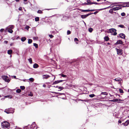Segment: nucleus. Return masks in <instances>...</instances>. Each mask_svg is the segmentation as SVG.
<instances>
[{
  "instance_id": "obj_1",
  "label": "nucleus",
  "mask_w": 129,
  "mask_h": 129,
  "mask_svg": "<svg viewBox=\"0 0 129 129\" xmlns=\"http://www.w3.org/2000/svg\"><path fill=\"white\" fill-rule=\"evenodd\" d=\"M1 125L4 128H9L10 127V124L7 121H4L2 123Z\"/></svg>"
},
{
  "instance_id": "obj_2",
  "label": "nucleus",
  "mask_w": 129,
  "mask_h": 129,
  "mask_svg": "<svg viewBox=\"0 0 129 129\" xmlns=\"http://www.w3.org/2000/svg\"><path fill=\"white\" fill-rule=\"evenodd\" d=\"M2 77L5 82L8 83H9L11 80V78L8 79V77L7 76H2Z\"/></svg>"
},
{
  "instance_id": "obj_3",
  "label": "nucleus",
  "mask_w": 129,
  "mask_h": 129,
  "mask_svg": "<svg viewBox=\"0 0 129 129\" xmlns=\"http://www.w3.org/2000/svg\"><path fill=\"white\" fill-rule=\"evenodd\" d=\"M106 8L104 9H105ZM103 9H93V10H83L81 9H80L79 10L80 11L82 12H89L90 11H94L96 10L100 11L103 10Z\"/></svg>"
},
{
  "instance_id": "obj_4",
  "label": "nucleus",
  "mask_w": 129,
  "mask_h": 129,
  "mask_svg": "<svg viewBox=\"0 0 129 129\" xmlns=\"http://www.w3.org/2000/svg\"><path fill=\"white\" fill-rule=\"evenodd\" d=\"M4 112L7 114L12 113L14 112V110L12 108H9L5 110Z\"/></svg>"
},
{
  "instance_id": "obj_5",
  "label": "nucleus",
  "mask_w": 129,
  "mask_h": 129,
  "mask_svg": "<svg viewBox=\"0 0 129 129\" xmlns=\"http://www.w3.org/2000/svg\"><path fill=\"white\" fill-rule=\"evenodd\" d=\"M116 30L113 28H112L110 29L109 30V31L110 32V33H114L112 35L114 36H116L117 34V33L116 32Z\"/></svg>"
},
{
  "instance_id": "obj_6",
  "label": "nucleus",
  "mask_w": 129,
  "mask_h": 129,
  "mask_svg": "<svg viewBox=\"0 0 129 129\" xmlns=\"http://www.w3.org/2000/svg\"><path fill=\"white\" fill-rule=\"evenodd\" d=\"M29 129H37L36 125L35 124H33L31 125H28Z\"/></svg>"
},
{
  "instance_id": "obj_7",
  "label": "nucleus",
  "mask_w": 129,
  "mask_h": 129,
  "mask_svg": "<svg viewBox=\"0 0 129 129\" xmlns=\"http://www.w3.org/2000/svg\"><path fill=\"white\" fill-rule=\"evenodd\" d=\"M115 49L116 50L117 52V54L119 55H121L122 53V50L121 49H118L117 48H115Z\"/></svg>"
},
{
  "instance_id": "obj_8",
  "label": "nucleus",
  "mask_w": 129,
  "mask_h": 129,
  "mask_svg": "<svg viewBox=\"0 0 129 129\" xmlns=\"http://www.w3.org/2000/svg\"><path fill=\"white\" fill-rule=\"evenodd\" d=\"M92 14V13H89L86 15H82L81 16V17L83 19L87 17L89 15Z\"/></svg>"
},
{
  "instance_id": "obj_9",
  "label": "nucleus",
  "mask_w": 129,
  "mask_h": 129,
  "mask_svg": "<svg viewBox=\"0 0 129 129\" xmlns=\"http://www.w3.org/2000/svg\"><path fill=\"white\" fill-rule=\"evenodd\" d=\"M123 44V42L121 40H118L116 43L114 44L115 45L117 44Z\"/></svg>"
},
{
  "instance_id": "obj_10",
  "label": "nucleus",
  "mask_w": 129,
  "mask_h": 129,
  "mask_svg": "<svg viewBox=\"0 0 129 129\" xmlns=\"http://www.w3.org/2000/svg\"><path fill=\"white\" fill-rule=\"evenodd\" d=\"M122 124L125 126H127L129 124V120H127L125 122L122 123Z\"/></svg>"
},
{
  "instance_id": "obj_11",
  "label": "nucleus",
  "mask_w": 129,
  "mask_h": 129,
  "mask_svg": "<svg viewBox=\"0 0 129 129\" xmlns=\"http://www.w3.org/2000/svg\"><path fill=\"white\" fill-rule=\"evenodd\" d=\"M119 37L122 39H125V35L123 33L120 34L119 35Z\"/></svg>"
},
{
  "instance_id": "obj_12",
  "label": "nucleus",
  "mask_w": 129,
  "mask_h": 129,
  "mask_svg": "<svg viewBox=\"0 0 129 129\" xmlns=\"http://www.w3.org/2000/svg\"><path fill=\"white\" fill-rule=\"evenodd\" d=\"M50 77V76L48 75H43V79H47Z\"/></svg>"
},
{
  "instance_id": "obj_13",
  "label": "nucleus",
  "mask_w": 129,
  "mask_h": 129,
  "mask_svg": "<svg viewBox=\"0 0 129 129\" xmlns=\"http://www.w3.org/2000/svg\"><path fill=\"white\" fill-rule=\"evenodd\" d=\"M121 8V7L120 6H119L118 7H114L113 8V9L114 11H116L118 10Z\"/></svg>"
},
{
  "instance_id": "obj_14",
  "label": "nucleus",
  "mask_w": 129,
  "mask_h": 129,
  "mask_svg": "<svg viewBox=\"0 0 129 129\" xmlns=\"http://www.w3.org/2000/svg\"><path fill=\"white\" fill-rule=\"evenodd\" d=\"M39 65L36 63H35L33 66V67L34 68H37L39 67Z\"/></svg>"
},
{
  "instance_id": "obj_15",
  "label": "nucleus",
  "mask_w": 129,
  "mask_h": 129,
  "mask_svg": "<svg viewBox=\"0 0 129 129\" xmlns=\"http://www.w3.org/2000/svg\"><path fill=\"white\" fill-rule=\"evenodd\" d=\"M104 39L106 41H108L109 39V38L108 36H105L104 37Z\"/></svg>"
},
{
  "instance_id": "obj_16",
  "label": "nucleus",
  "mask_w": 129,
  "mask_h": 129,
  "mask_svg": "<svg viewBox=\"0 0 129 129\" xmlns=\"http://www.w3.org/2000/svg\"><path fill=\"white\" fill-rule=\"evenodd\" d=\"M4 97L5 98H9L10 99H11L12 97V95H9L6 96H4Z\"/></svg>"
},
{
  "instance_id": "obj_17",
  "label": "nucleus",
  "mask_w": 129,
  "mask_h": 129,
  "mask_svg": "<svg viewBox=\"0 0 129 129\" xmlns=\"http://www.w3.org/2000/svg\"><path fill=\"white\" fill-rule=\"evenodd\" d=\"M87 3H89V4H88L89 5H90L93 4V2H91V1L90 0H87Z\"/></svg>"
},
{
  "instance_id": "obj_18",
  "label": "nucleus",
  "mask_w": 129,
  "mask_h": 129,
  "mask_svg": "<svg viewBox=\"0 0 129 129\" xmlns=\"http://www.w3.org/2000/svg\"><path fill=\"white\" fill-rule=\"evenodd\" d=\"M26 40V38L25 37L21 38V40L22 42Z\"/></svg>"
},
{
  "instance_id": "obj_19",
  "label": "nucleus",
  "mask_w": 129,
  "mask_h": 129,
  "mask_svg": "<svg viewBox=\"0 0 129 129\" xmlns=\"http://www.w3.org/2000/svg\"><path fill=\"white\" fill-rule=\"evenodd\" d=\"M13 51L12 50H10L8 51V53L9 54H11L12 53Z\"/></svg>"
},
{
  "instance_id": "obj_20",
  "label": "nucleus",
  "mask_w": 129,
  "mask_h": 129,
  "mask_svg": "<svg viewBox=\"0 0 129 129\" xmlns=\"http://www.w3.org/2000/svg\"><path fill=\"white\" fill-rule=\"evenodd\" d=\"M8 31L9 33H12L13 32V30L11 29H10L8 28Z\"/></svg>"
},
{
  "instance_id": "obj_21",
  "label": "nucleus",
  "mask_w": 129,
  "mask_h": 129,
  "mask_svg": "<svg viewBox=\"0 0 129 129\" xmlns=\"http://www.w3.org/2000/svg\"><path fill=\"white\" fill-rule=\"evenodd\" d=\"M33 41L32 40L29 39L28 40V44H30Z\"/></svg>"
},
{
  "instance_id": "obj_22",
  "label": "nucleus",
  "mask_w": 129,
  "mask_h": 129,
  "mask_svg": "<svg viewBox=\"0 0 129 129\" xmlns=\"http://www.w3.org/2000/svg\"><path fill=\"white\" fill-rule=\"evenodd\" d=\"M118 99H114L113 100H110V101L111 102H116L118 101Z\"/></svg>"
},
{
  "instance_id": "obj_23",
  "label": "nucleus",
  "mask_w": 129,
  "mask_h": 129,
  "mask_svg": "<svg viewBox=\"0 0 129 129\" xmlns=\"http://www.w3.org/2000/svg\"><path fill=\"white\" fill-rule=\"evenodd\" d=\"M28 60L30 64H31L32 63V59L31 58L28 59Z\"/></svg>"
},
{
  "instance_id": "obj_24",
  "label": "nucleus",
  "mask_w": 129,
  "mask_h": 129,
  "mask_svg": "<svg viewBox=\"0 0 129 129\" xmlns=\"http://www.w3.org/2000/svg\"><path fill=\"white\" fill-rule=\"evenodd\" d=\"M35 21H39V17H36L35 18Z\"/></svg>"
},
{
  "instance_id": "obj_25",
  "label": "nucleus",
  "mask_w": 129,
  "mask_h": 129,
  "mask_svg": "<svg viewBox=\"0 0 129 129\" xmlns=\"http://www.w3.org/2000/svg\"><path fill=\"white\" fill-rule=\"evenodd\" d=\"M93 30V29L92 28H90L88 29V31L90 33L92 32Z\"/></svg>"
},
{
  "instance_id": "obj_26",
  "label": "nucleus",
  "mask_w": 129,
  "mask_h": 129,
  "mask_svg": "<svg viewBox=\"0 0 129 129\" xmlns=\"http://www.w3.org/2000/svg\"><path fill=\"white\" fill-rule=\"evenodd\" d=\"M34 46H35L36 48H37L38 47V45L36 43H34L33 44Z\"/></svg>"
},
{
  "instance_id": "obj_27",
  "label": "nucleus",
  "mask_w": 129,
  "mask_h": 129,
  "mask_svg": "<svg viewBox=\"0 0 129 129\" xmlns=\"http://www.w3.org/2000/svg\"><path fill=\"white\" fill-rule=\"evenodd\" d=\"M14 28V26L12 25H11L9 26V27L8 28L10 29H11L12 30V29H13Z\"/></svg>"
},
{
  "instance_id": "obj_28",
  "label": "nucleus",
  "mask_w": 129,
  "mask_h": 129,
  "mask_svg": "<svg viewBox=\"0 0 129 129\" xmlns=\"http://www.w3.org/2000/svg\"><path fill=\"white\" fill-rule=\"evenodd\" d=\"M118 27H120L121 28H124L125 27L124 26V25L122 24L118 25Z\"/></svg>"
},
{
  "instance_id": "obj_29",
  "label": "nucleus",
  "mask_w": 129,
  "mask_h": 129,
  "mask_svg": "<svg viewBox=\"0 0 129 129\" xmlns=\"http://www.w3.org/2000/svg\"><path fill=\"white\" fill-rule=\"evenodd\" d=\"M16 91L17 93H19L21 92V90L20 89H18L16 90Z\"/></svg>"
},
{
  "instance_id": "obj_30",
  "label": "nucleus",
  "mask_w": 129,
  "mask_h": 129,
  "mask_svg": "<svg viewBox=\"0 0 129 129\" xmlns=\"http://www.w3.org/2000/svg\"><path fill=\"white\" fill-rule=\"evenodd\" d=\"M28 95L30 96H33V94L31 92H30V93L28 94Z\"/></svg>"
},
{
  "instance_id": "obj_31",
  "label": "nucleus",
  "mask_w": 129,
  "mask_h": 129,
  "mask_svg": "<svg viewBox=\"0 0 129 129\" xmlns=\"http://www.w3.org/2000/svg\"><path fill=\"white\" fill-rule=\"evenodd\" d=\"M58 88L59 89H61L60 90H58V91H61V90H62L63 89H64V88L63 87H61V86H59L58 87Z\"/></svg>"
},
{
  "instance_id": "obj_32",
  "label": "nucleus",
  "mask_w": 129,
  "mask_h": 129,
  "mask_svg": "<svg viewBox=\"0 0 129 129\" xmlns=\"http://www.w3.org/2000/svg\"><path fill=\"white\" fill-rule=\"evenodd\" d=\"M101 94L104 95H108V93L107 92H102L101 93Z\"/></svg>"
},
{
  "instance_id": "obj_33",
  "label": "nucleus",
  "mask_w": 129,
  "mask_h": 129,
  "mask_svg": "<svg viewBox=\"0 0 129 129\" xmlns=\"http://www.w3.org/2000/svg\"><path fill=\"white\" fill-rule=\"evenodd\" d=\"M37 13H39V14H42L43 13L42 11L41 10H38L37 12Z\"/></svg>"
},
{
  "instance_id": "obj_34",
  "label": "nucleus",
  "mask_w": 129,
  "mask_h": 129,
  "mask_svg": "<svg viewBox=\"0 0 129 129\" xmlns=\"http://www.w3.org/2000/svg\"><path fill=\"white\" fill-rule=\"evenodd\" d=\"M113 11H114L113 10V8L109 10V13H112L113 12Z\"/></svg>"
},
{
  "instance_id": "obj_35",
  "label": "nucleus",
  "mask_w": 129,
  "mask_h": 129,
  "mask_svg": "<svg viewBox=\"0 0 129 129\" xmlns=\"http://www.w3.org/2000/svg\"><path fill=\"white\" fill-rule=\"evenodd\" d=\"M95 96V95L94 94H91L89 95V96L91 98H93Z\"/></svg>"
},
{
  "instance_id": "obj_36",
  "label": "nucleus",
  "mask_w": 129,
  "mask_h": 129,
  "mask_svg": "<svg viewBox=\"0 0 129 129\" xmlns=\"http://www.w3.org/2000/svg\"><path fill=\"white\" fill-rule=\"evenodd\" d=\"M20 88L22 90H23L25 89V87L24 86H20Z\"/></svg>"
},
{
  "instance_id": "obj_37",
  "label": "nucleus",
  "mask_w": 129,
  "mask_h": 129,
  "mask_svg": "<svg viewBox=\"0 0 129 129\" xmlns=\"http://www.w3.org/2000/svg\"><path fill=\"white\" fill-rule=\"evenodd\" d=\"M29 80L31 82H33L34 81V79L33 78H29Z\"/></svg>"
},
{
  "instance_id": "obj_38",
  "label": "nucleus",
  "mask_w": 129,
  "mask_h": 129,
  "mask_svg": "<svg viewBox=\"0 0 129 129\" xmlns=\"http://www.w3.org/2000/svg\"><path fill=\"white\" fill-rule=\"evenodd\" d=\"M58 83H59V82H58V80H57V81H55V82H54L53 83V84H55Z\"/></svg>"
},
{
  "instance_id": "obj_39",
  "label": "nucleus",
  "mask_w": 129,
  "mask_h": 129,
  "mask_svg": "<svg viewBox=\"0 0 129 129\" xmlns=\"http://www.w3.org/2000/svg\"><path fill=\"white\" fill-rule=\"evenodd\" d=\"M54 93L56 94H59V95H62V94H64V93H60L56 92H55Z\"/></svg>"
},
{
  "instance_id": "obj_40",
  "label": "nucleus",
  "mask_w": 129,
  "mask_h": 129,
  "mask_svg": "<svg viewBox=\"0 0 129 129\" xmlns=\"http://www.w3.org/2000/svg\"><path fill=\"white\" fill-rule=\"evenodd\" d=\"M121 16H125V14L123 12L121 13Z\"/></svg>"
},
{
  "instance_id": "obj_41",
  "label": "nucleus",
  "mask_w": 129,
  "mask_h": 129,
  "mask_svg": "<svg viewBox=\"0 0 129 129\" xmlns=\"http://www.w3.org/2000/svg\"><path fill=\"white\" fill-rule=\"evenodd\" d=\"M71 33V31L70 30H68L67 31V35H69V34H70Z\"/></svg>"
},
{
  "instance_id": "obj_42",
  "label": "nucleus",
  "mask_w": 129,
  "mask_h": 129,
  "mask_svg": "<svg viewBox=\"0 0 129 129\" xmlns=\"http://www.w3.org/2000/svg\"><path fill=\"white\" fill-rule=\"evenodd\" d=\"M121 79L120 78H117L115 79V80L119 81H121Z\"/></svg>"
},
{
  "instance_id": "obj_43",
  "label": "nucleus",
  "mask_w": 129,
  "mask_h": 129,
  "mask_svg": "<svg viewBox=\"0 0 129 129\" xmlns=\"http://www.w3.org/2000/svg\"><path fill=\"white\" fill-rule=\"evenodd\" d=\"M119 92L120 93H123V90L121 89H119Z\"/></svg>"
},
{
  "instance_id": "obj_44",
  "label": "nucleus",
  "mask_w": 129,
  "mask_h": 129,
  "mask_svg": "<svg viewBox=\"0 0 129 129\" xmlns=\"http://www.w3.org/2000/svg\"><path fill=\"white\" fill-rule=\"evenodd\" d=\"M30 27L29 26L27 25L26 26L25 28L26 29L28 30V29Z\"/></svg>"
},
{
  "instance_id": "obj_45",
  "label": "nucleus",
  "mask_w": 129,
  "mask_h": 129,
  "mask_svg": "<svg viewBox=\"0 0 129 129\" xmlns=\"http://www.w3.org/2000/svg\"><path fill=\"white\" fill-rule=\"evenodd\" d=\"M33 39L34 40H37L38 39V37H33Z\"/></svg>"
},
{
  "instance_id": "obj_46",
  "label": "nucleus",
  "mask_w": 129,
  "mask_h": 129,
  "mask_svg": "<svg viewBox=\"0 0 129 129\" xmlns=\"http://www.w3.org/2000/svg\"><path fill=\"white\" fill-rule=\"evenodd\" d=\"M74 41L75 42H76V41H78L79 40L77 38H75L74 39Z\"/></svg>"
},
{
  "instance_id": "obj_47",
  "label": "nucleus",
  "mask_w": 129,
  "mask_h": 129,
  "mask_svg": "<svg viewBox=\"0 0 129 129\" xmlns=\"http://www.w3.org/2000/svg\"><path fill=\"white\" fill-rule=\"evenodd\" d=\"M61 76L63 77H67L66 75H64L63 74H62L61 75Z\"/></svg>"
},
{
  "instance_id": "obj_48",
  "label": "nucleus",
  "mask_w": 129,
  "mask_h": 129,
  "mask_svg": "<svg viewBox=\"0 0 129 129\" xmlns=\"http://www.w3.org/2000/svg\"><path fill=\"white\" fill-rule=\"evenodd\" d=\"M49 37L51 38H52L54 37V36L52 35H49Z\"/></svg>"
},
{
  "instance_id": "obj_49",
  "label": "nucleus",
  "mask_w": 129,
  "mask_h": 129,
  "mask_svg": "<svg viewBox=\"0 0 129 129\" xmlns=\"http://www.w3.org/2000/svg\"><path fill=\"white\" fill-rule=\"evenodd\" d=\"M24 129H29L28 125L24 127Z\"/></svg>"
},
{
  "instance_id": "obj_50",
  "label": "nucleus",
  "mask_w": 129,
  "mask_h": 129,
  "mask_svg": "<svg viewBox=\"0 0 129 129\" xmlns=\"http://www.w3.org/2000/svg\"><path fill=\"white\" fill-rule=\"evenodd\" d=\"M4 30V29L3 28H2L0 30V31L1 32H3Z\"/></svg>"
},
{
  "instance_id": "obj_51",
  "label": "nucleus",
  "mask_w": 129,
  "mask_h": 129,
  "mask_svg": "<svg viewBox=\"0 0 129 129\" xmlns=\"http://www.w3.org/2000/svg\"><path fill=\"white\" fill-rule=\"evenodd\" d=\"M88 4H89L88 3H85L84 4H83V5H89Z\"/></svg>"
},
{
  "instance_id": "obj_52",
  "label": "nucleus",
  "mask_w": 129,
  "mask_h": 129,
  "mask_svg": "<svg viewBox=\"0 0 129 129\" xmlns=\"http://www.w3.org/2000/svg\"><path fill=\"white\" fill-rule=\"evenodd\" d=\"M98 12V11H96L95 12H94V13H92V14H94L95 15H96Z\"/></svg>"
},
{
  "instance_id": "obj_53",
  "label": "nucleus",
  "mask_w": 129,
  "mask_h": 129,
  "mask_svg": "<svg viewBox=\"0 0 129 129\" xmlns=\"http://www.w3.org/2000/svg\"><path fill=\"white\" fill-rule=\"evenodd\" d=\"M92 3H93V4H95L96 5H97L99 4V3H96V2H93Z\"/></svg>"
},
{
  "instance_id": "obj_54",
  "label": "nucleus",
  "mask_w": 129,
  "mask_h": 129,
  "mask_svg": "<svg viewBox=\"0 0 129 129\" xmlns=\"http://www.w3.org/2000/svg\"><path fill=\"white\" fill-rule=\"evenodd\" d=\"M4 43H6V44H7L8 43V42L7 41H4Z\"/></svg>"
},
{
  "instance_id": "obj_55",
  "label": "nucleus",
  "mask_w": 129,
  "mask_h": 129,
  "mask_svg": "<svg viewBox=\"0 0 129 129\" xmlns=\"http://www.w3.org/2000/svg\"><path fill=\"white\" fill-rule=\"evenodd\" d=\"M22 8L21 7H20L19 8V11H21L22 10Z\"/></svg>"
},
{
  "instance_id": "obj_56",
  "label": "nucleus",
  "mask_w": 129,
  "mask_h": 129,
  "mask_svg": "<svg viewBox=\"0 0 129 129\" xmlns=\"http://www.w3.org/2000/svg\"><path fill=\"white\" fill-rule=\"evenodd\" d=\"M118 122L119 123H121L122 121H121V120H119L118 121Z\"/></svg>"
},
{
  "instance_id": "obj_57",
  "label": "nucleus",
  "mask_w": 129,
  "mask_h": 129,
  "mask_svg": "<svg viewBox=\"0 0 129 129\" xmlns=\"http://www.w3.org/2000/svg\"><path fill=\"white\" fill-rule=\"evenodd\" d=\"M63 81V80H58V82H59V83H60V82H62Z\"/></svg>"
},
{
  "instance_id": "obj_58",
  "label": "nucleus",
  "mask_w": 129,
  "mask_h": 129,
  "mask_svg": "<svg viewBox=\"0 0 129 129\" xmlns=\"http://www.w3.org/2000/svg\"><path fill=\"white\" fill-rule=\"evenodd\" d=\"M14 43H11L10 44V45L11 46H13L14 45Z\"/></svg>"
},
{
  "instance_id": "obj_59",
  "label": "nucleus",
  "mask_w": 129,
  "mask_h": 129,
  "mask_svg": "<svg viewBox=\"0 0 129 129\" xmlns=\"http://www.w3.org/2000/svg\"><path fill=\"white\" fill-rule=\"evenodd\" d=\"M46 86V85L45 84H44L43 85V86L44 87H45Z\"/></svg>"
},
{
  "instance_id": "obj_60",
  "label": "nucleus",
  "mask_w": 129,
  "mask_h": 129,
  "mask_svg": "<svg viewBox=\"0 0 129 129\" xmlns=\"http://www.w3.org/2000/svg\"><path fill=\"white\" fill-rule=\"evenodd\" d=\"M125 3L126 5H127L128 7H129V4H127V3Z\"/></svg>"
},
{
  "instance_id": "obj_61",
  "label": "nucleus",
  "mask_w": 129,
  "mask_h": 129,
  "mask_svg": "<svg viewBox=\"0 0 129 129\" xmlns=\"http://www.w3.org/2000/svg\"><path fill=\"white\" fill-rule=\"evenodd\" d=\"M118 99V101H121L122 100L120 99Z\"/></svg>"
},
{
  "instance_id": "obj_62",
  "label": "nucleus",
  "mask_w": 129,
  "mask_h": 129,
  "mask_svg": "<svg viewBox=\"0 0 129 129\" xmlns=\"http://www.w3.org/2000/svg\"><path fill=\"white\" fill-rule=\"evenodd\" d=\"M5 97L4 98H2L1 99V100H5Z\"/></svg>"
},
{
  "instance_id": "obj_63",
  "label": "nucleus",
  "mask_w": 129,
  "mask_h": 129,
  "mask_svg": "<svg viewBox=\"0 0 129 129\" xmlns=\"http://www.w3.org/2000/svg\"><path fill=\"white\" fill-rule=\"evenodd\" d=\"M13 77L15 79H17V78H16V77L15 76H13Z\"/></svg>"
},
{
  "instance_id": "obj_64",
  "label": "nucleus",
  "mask_w": 129,
  "mask_h": 129,
  "mask_svg": "<svg viewBox=\"0 0 129 129\" xmlns=\"http://www.w3.org/2000/svg\"><path fill=\"white\" fill-rule=\"evenodd\" d=\"M128 5H126L125 6H123V7H128Z\"/></svg>"
}]
</instances>
